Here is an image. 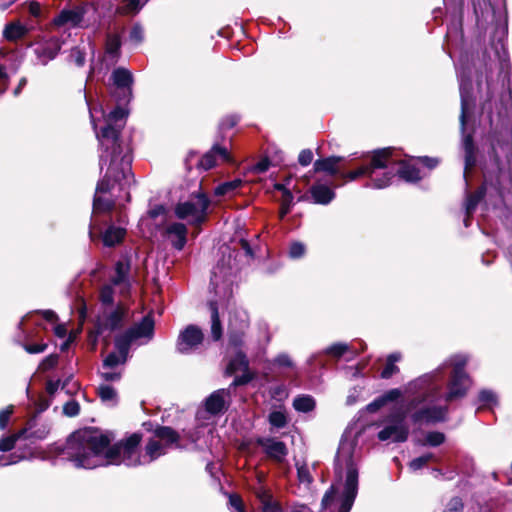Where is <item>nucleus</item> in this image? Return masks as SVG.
Listing matches in <instances>:
<instances>
[{"label": "nucleus", "mask_w": 512, "mask_h": 512, "mask_svg": "<svg viewBox=\"0 0 512 512\" xmlns=\"http://www.w3.org/2000/svg\"><path fill=\"white\" fill-rule=\"evenodd\" d=\"M61 389V380H49L46 384V391L49 395H54Z\"/></svg>", "instance_id": "obj_60"}, {"label": "nucleus", "mask_w": 512, "mask_h": 512, "mask_svg": "<svg viewBox=\"0 0 512 512\" xmlns=\"http://www.w3.org/2000/svg\"><path fill=\"white\" fill-rule=\"evenodd\" d=\"M473 10L476 17L477 25L482 26L487 21L488 14L492 10L489 0H473Z\"/></svg>", "instance_id": "obj_31"}, {"label": "nucleus", "mask_w": 512, "mask_h": 512, "mask_svg": "<svg viewBox=\"0 0 512 512\" xmlns=\"http://www.w3.org/2000/svg\"><path fill=\"white\" fill-rule=\"evenodd\" d=\"M306 252V246L300 241H294L289 247V257L292 259H299L304 256Z\"/></svg>", "instance_id": "obj_44"}, {"label": "nucleus", "mask_w": 512, "mask_h": 512, "mask_svg": "<svg viewBox=\"0 0 512 512\" xmlns=\"http://www.w3.org/2000/svg\"><path fill=\"white\" fill-rule=\"evenodd\" d=\"M402 394L403 393L400 389L394 388V389H390V390L386 391L381 396H382L385 404H387L389 402L396 401L397 399H399L402 396Z\"/></svg>", "instance_id": "obj_53"}, {"label": "nucleus", "mask_w": 512, "mask_h": 512, "mask_svg": "<svg viewBox=\"0 0 512 512\" xmlns=\"http://www.w3.org/2000/svg\"><path fill=\"white\" fill-rule=\"evenodd\" d=\"M297 475L301 483L309 484L312 482V477L309 472L307 465H297Z\"/></svg>", "instance_id": "obj_51"}, {"label": "nucleus", "mask_w": 512, "mask_h": 512, "mask_svg": "<svg viewBox=\"0 0 512 512\" xmlns=\"http://www.w3.org/2000/svg\"><path fill=\"white\" fill-rule=\"evenodd\" d=\"M433 458V454L432 453H427L425 455H422L420 457H417L415 459H413L410 463H409V467L411 470L413 471H417V470H420L421 468H423L431 459Z\"/></svg>", "instance_id": "obj_46"}, {"label": "nucleus", "mask_w": 512, "mask_h": 512, "mask_svg": "<svg viewBox=\"0 0 512 512\" xmlns=\"http://www.w3.org/2000/svg\"><path fill=\"white\" fill-rule=\"evenodd\" d=\"M313 203L327 205L335 198V192L326 184L317 182L310 188Z\"/></svg>", "instance_id": "obj_26"}, {"label": "nucleus", "mask_w": 512, "mask_h": 512, "mask_svg": "<svg viewBox=\"0 0 512 512\" xmlns=\"http://www.w3.org/2000/svg\"><path fill=\"white\" fill-rule=\"evenodd\" d=\"M217 159L228 162L230 161V155L226 147L215 143L199 160L198 166L204 170H209L216 165Z\"/></svg>", "instance_id": "obj_20"}, {"label": "nucleus", "mask_w": 512, "mask_h": 512, "mask_svg": "<svg viewBox=\"0 0 512 512\" xmlns=\"http://www.w3.org/2000/svg\"><path fill=\"white\" fill-rule=\"evenodd\" d=\"M246 329L228 328V344L235 351L240 350L244 344V335Z\"/></svg>", "instance_id": "obj_37"}, {"label": "nucleus", "mask_w": 512, "mask_h": 512, "mask_svg": "<svg viewBox=\"0 0 512 512\" xmlns=\"http://www.w3.org/2000/svg\"><path fill=\"white\" fill-rule=\"evenodd\" d=\"M100 376L106 382H114L121 379L122 373L121 371H116L115 369L104 370L102 368L100 371Z\"/></svg>", "instance_id": "obj_50"}, {"label": "nucleus", "mask_w": 512, "mask_h": 512, "mask_svg": "<svg viewBox=\"0 0 512 512\" xmlns=\"http://www.w3.org/2000/svg\"><path fill=\"white\" fill-rule=\"evenodd\" d=\"M262 512H283V510L275 503L266 502L263 504Z\"/></svg>", "instance_id": "obj_64"}, {"label": "nucleus", "mask_w": 512, "mask_h": 512, "mask_svg": "<svg viewBox=\"0 0 512 512\" xmlns=\"http://www.w3.org/2000/svg\"><path fill=\"white\" fill-rule=\"evenodd\" d=\"M58 363V356L51 354L47 356L41 363V367L43 370H49L55 367Z\"/></svg>", "instance_id": "obj_56"}, {"label": "nucleus", "mask_w": 512, "mask_h": 512, "mask_svg": "<svg viewBox=\"0 0 512 512\" xmlns=\"http://www.w3.org/2000/svg\"><path fill=\"white\" fill-rule=\"evenodd\" d=\"M231 402L230 389H218L211 393L204 401L207 413L216 416L227 411Z\"/></svg>", "instance_id": "obj_14"}, {"label": "nucleus", "mask_w": 512, "mask_h": 512, "mask_svg": "<svg viewBox=\"0 0 512 512\" xmlns=\"http://www.w3.org/2000/svg\"><path fill=\"white\" fill-rule=\"evenodd\" d=\"M85 98H87L85 96ZM88 106L90 103L86 99ZM100 112L104 115L101 106L89 107L90 120L96 133L101 153L99 156L100 170L103 171L106 166V172L96 187L93 200V209L96 212L110 211L114 207V201L105 198L102 194L110 191L115 184H119L121 189L128 187L133 178L131 169L132 156L128 147L123 148L120 141V134L125 126L127 111L122 107H116L105 116V125L97 131V122L95 113Z\"/></svg>", "instance_id": "obj_3"}, {"label": "nucleus", "mask_w": 512, "mask_h": 512, "mask_svg": "<svg viewBox=\"0 0 512 512\" xmlns=\"http://www.w3.org/2000/svg\"><path fill=\"white\" fill-rule=\"evenodd\" d=\"M343 160V157L340 156H331L323 159H318L314 162V171L315 172H325L329 175H337L339 174L338 164Z\"/></svg>", "instance_id": "obj_27"}, {"label": "nucleus", "mask_w": 512, "mask_h": 512, "mask_svg": "<svg viewBox=\"0 0 512 512\" xmlns=\"http://www.w3.org/2000/svg\"><path fill=\"white\" fill-rule=\"evenodd\" d=\"M210 203L209 196L198 185L187 196L180 197L174 206V214L190 225H200L206 221Z\"/></svg>", "instance_id": "obj_8"}, {"label": "nucleus", "mask_w": 512, "mask_h": 512, "mask_svg": "<svg viewBox=\"0 0 512 512\" xmlns=\"http://www.w3.org/2000/svg\"><path fill=\"white\" fill-rule=\"evenodd\" d=\"M126 234L123 227L110 225L103 233L102 240L105 246L112 247L120 243Z\"/></svg>", "instance_id": "obj_29"}, {"label": "nucleus", "mask_w": 512, "mask_h": 512, "mask_svg": "<svg viewBox=\"0 0 512 512\" xmlns=\"http://www.w3.org/2000/svg\"><path fill=\"white\" fill-rule=\"evenodd\" d=\"M179 440V433L171 427L157 426L154 438L148 440L142 453L139 448L141 435L138 433L111 446L108 435L94 428H84L69 436L60 454L76 468L94 469L121 464L135 467L150 464L173 446L180 448Z\"/></svg>", "instance_id": "obj_2"}, {"label": "nucleus", "mask_w": 512, "mask_h": 512, "mask_svg": "<svg viewBox=\"0 0 512 512\" xmlns=\"http://www.w3.org/2000/svg\"><path fill=\"white\" fill-rule=\"evenodd\" d=\"M128 40L134 46H138L144 41V29L141 24L135 23L132 26Z\"/></svg>", "instance_id": "obj_40"}, {"label": "nucleus", "mask_w": 512, "mask_h": 512, "mask_svg": "<svg viewBox=\"0 0 512 512\" xmlns=\"http://www.w3.org/2000/svg\"><path fill=\"white\" fill-rule=\"evenodd\" d=\"M269 424L277 429L284 428L287 423V415L283 410L272 411L268 416Z\"/></svg>", "instance_id": "obj_39"}, {"label": "nucleus", "mask_w": 512, "mask_h": 512, "mask_svg": "<svg viewBox=\"0 0 512 512\" xmlns=\"http://www.w3.org/2000/svg\"><path fill=\"white\" fill-rule=\"evenodd\" d=\"M99 299L103 307H114V291L111 285H105L102 287Z\"/></svg>", "instance_id": "obj_41"}, {"label": "nucleus", "mask_w": 512, "mask_h": 512, "mask_svg": "<svg viewBox=\"0 0 512 512\" xmlns=\"http://www.w3.org/2000/svg\"><path fill=\"white\" fill-rule=\"evenodd\" d=\"M384 405H386V404H385L382 396L380 395L379 397L374 399L371 403H369L366 408H367L368 412L374 413V412L378 411Z\"/></svg>", "instance_id": "obj_58"}, {"label": "nucleus", "mask_w": 512, "mask_h": 512, "mask_svg": "<svg viewBox=\"0 0 512 512\" xmlns=\"http://www.w3.org/2000/svg\"><path fill=\"white\" fill-rule=\"evenodd\" d=\"M115 349L116 351H113L109 353L102 363V368L104 370H110V369H116V367L120 365H124L128 359L130 347L127 346L126 350H121L119 344V338L115 337Z\"/></svg>", "instance_id": "obj_23"}, {"label": "nucleus", "mask_w": 512, "mask_h": 512, "mask_svg": "<svg viewBox=\"0 0 512 512\" xmlns=\"http://www.w3.org/2000/svg\"><path fill=\"white\" fill-rule=\"evenodd\" d=\"M46 348L47 344H31L25 346V350L30 354L42 353Z\"/></svg>", "instance_id": "obj_62"}, {"label": "nucleus", "mask_w": 512, "mask_h": 512, "mask_svg": "<svg viewBox=\"0 0 512 512\" xmlns=\"http://www.w3.org/2000/svg\"><path fill=\"white\" fill-rule=\"evenodd\" d=\"M316 402L311 395H299L293 400V407L296 411L308 413L315 408Z\"/></svg>", "instance_id": "obj_36"}, {"label": "nucleus", "mask_w": 512, "mask_h": 512, "mask_svg": "<svg viewBox=\"0 0 512 512\" xmlns=\"http://www.w3.org/2000/svg\"><path fill=\"white\" fill-rule=\"evenodd\" d=\"M86 14L84 6H75L70 9H63L54 18L53 23L56 26L69 25L71 27H82V22Z\"/></svg>", "instance_id": "obj_16"}, {"label": "nucleus", "mask_w": 512, "mask_h": 512, "mask_svg": "<svg viewBox=\"0 0 512 512\" xmlns=\"http://www.w3.org/2000/svg\"><path fill=\"white\" fill-rule=\"evenodd\" d=\"M80 412V405L77 401L71 400L64 404L63 413L68 417H75Z\"/></svg>", "instance_id": "obj_48"}, {"label": "nucleus", "mask_w": 512, "mask_h": 512, "mask_svg": "<svg viewBox=\"0 0 512 512\" xmlns=\"http://www.w3.org/2000/svg\"><path fill=\"white\" fill-rule=\"evenodd\" d=\"M252 380L251 375L246 371L240 376H236L231 384V387L245 385Z\"/></svg>", "instance_id": "obj_57"}, {"label": "nucleus", "mask_w": 512, "mask_h": 512, "mask_svg": "<svg viewBox=\"0 0 512 512\" xmlns=\"http://www.w3.org/2000/svg\"><path fill=\"white\" fill-rule=\"evenodd\" d=\"M445 441V435L442 432L432 431L428 432L425 436L424 445H428L431 447H437L443 444Z\"/></svg>", "instance_id": "obj_43"}, {"label": "nucleus", "mask_w": 512, "mask_h": 512, "mask_svg": "<svg viewBox=\"0 0 512 512\" xmlns=\"http://www.w3.org/2000/svg\"><path fill=\"white\" fill-rule=\"evenodd\" d=\"M409 436V427L407 426L402 414H392L387 419V425L378 432L377 437L380 441L391 440L395 443L407 441Z\"/></svg>", "instance_id": "obj_11"}, {"label": "nucleus", "mask_w": 512, "mask_h": 512, "mask_svg": "<svg viewBox=\"0 0 512 512\" xmlns=\"http://www.w3.org/2000/svg\"><path fill=\"white\" fill-rule=\"evenodd\" d=\"M249 327V317L246 311L236 310L230 314L228 328L247 329Z\"/></svg>", "instance_id": "obj_35"}, {"label": "nucleus", "mask_w": 512, "mask_h": 512, "mask_svg": "<svg viewBox=\"0 0 512 512\" xmlns=\"http://www.w3.org/2000/svg\"><path fill=\"white\" fill-rule=\"evenodd\" d=\"M37 23L30 20L26 23L15 21L7 24L3 31L4 37L9 41H16L25 37L29 32L36 29Z\"/></svg>", "instance_id": "obj_21"}, {"label": "nucleus", "mask_w": 512, "mask_h": 512, "mask_svg": "<svg viewBox=\"0 0 512 512\" xmlns=\"http://www.w3.org/2000/svg\"><path fill=\"white\" fill-rule=\"evenodd\" d=\"M18 439L19 435H11L0 439V467L16 464L25 458V455L16 452L7 454L15 447Z\"/></svg>", "instance_id": "obj_17"}, {"label": "nucleus", "mask_w": 512, "mask_h": 512, "mask_svg": "<svg viewBox=\"0 0 512 512\" xmlns=\"http://www.w3.org/2000/svg\"><path fill=\"white\" fill-rule=\"evenodd\" d=\"M117 1H118V6L116 8V12L121 15H135L143 8V6L147 2V0H117Z\"/></svg>", "instance_id": "obj_30"}, {"label": "nucleus", "mask_w": 512, "mask_h": 512, "mask_svg": "<svg viewBox=\"0 0 512 512\" xmlns=\"http://www.w3.org/2000/svg\"><path fill=\"white\" fill-rule=\"evenodd\" d=\"M127 316V309L118 304L115 307H102L95 323V329L90 332V338L96 343L98 337H110L111 333L120 329Z\"/></svg>", "instance_id": "obj_9"}, {"label": "nucleus", "mask_w": 512, "mask_h": 512, "mask_svg": "<svg viewBox=\"0 0 512 512\" xmlns=\"http://www.w3.org/2000/svg\"><path fill=\"white\" fill-rule=\"evenodd\" d=\"M187 227L180 222H174L167 226L166 235L176 250H182L187 242Z\"/></svg>", "instance_id": "obj_22"}, {"label": "nucleus", "mask_w": 512, "mask_h": 512, "mask_svg": "<svg viewBox=\"0 0 512 512\" xmlns=\"http://www.w3.org/2000/svg\"><path fill=\"white\" fill-rule=\"evenodd\" d=\"M14 407L9 405L0 410V430H5L8 426L11 415L13 414Z\"/></svg>", "instance_id": "obj_49"}, {"label": "nucleus", "mask_w": 512, "mask_h": 512, "mask_svg": "<svg viewBox=\"0 0 512 512\" xmlns=\"http://www.w3.org/2000/svg\"><path fill=\"white\" fill-rule=\"evenodd\" d=\"M249 361L246 357V354L241 350L235 351V356L230 359L226 367V373L228 375H232L237 371H248Z\"/></svg>", "instance_id": "obj_28"}, {"label": "nucleus", "mask_w": 512, "mask_h": 512, "mask_svg": "<svg viewBox=\"0 0 512 512\" xmlns=\"http://www.w3.org/2000/svg\"><path fill=\"white\" fill-rule=\"evenodd\" d=\"M348 345L345 343H335L325 349V353L330 354L334 357L342 356L347 350Z\"/></svg>", "instance_id": "obj_47"}, {"label": "nucleus", "mask_w": 512, "mask_h": 512, "mask_svg": "<svg viewBox=\"0 0 512 512\" xmlns=\"http://www.w3.org/2000/svg\"><path fill=\"white\" fill-rule=\"evenodd\" d=\"M463 502L459 497L452 498L443 512H462Z\"/></svg>", "instance_id": "obj_52"}, {"label": "nucleus", "mask_w": 512, "mask_h": 512, "mask_svg": "<svg viewBox=\"0 0 512 512\" xmlns=\"http://www.w3.org/2000/svg\"><path fill=\"white\" fill-rule=\"evenodd\" d=\"M204 334L202 330L196 325H188L183 331L180 332L176 349L180 354H190L200 344H202Z\"/></svg>", "instance_id": "obj_12"}, {"label": "nucleus", "mask_w": 512, "mask_h": 512, "mask_svg": "<svg viewBox=\"0 0 512 512\" xmlns=\"http://www.w3.org/2000/svg\"><path fill=\"white\" fill-rule=\"evenodd\" d=\"M69 60L78 67L84 66L86 62L85 50L80 46L72 48L70 51Z\"/></svg>", "instance_id": "obj_42"}, {"label": "nucleus", "mask_w": 512, "mask_h": 512, "mask_svg": "<svg viewBox=\"0 0 512 512\" xmlns=\"http://www.w3.org/2000/svg\"><path fill=\"white\" fill-rule=\"evenodd\" d=\"M272 364L277 367L293 368L294 362L287 353L278 354L273 360Z\"/></svg>", "instance_id": "obj_45"}, {"label": "nucleus", "mask_w": 512, "mask_h": 512, "mask_svg": "<svg viewBox=\"0 0 512 512\" xmlns=\"http://www.w3.org/2000/svg\"><path fill=\"white\" fill-rule=\"evenodd\" d=\"M257 443L263 448L266 455L276 462H283L288 454L285 443L274 438H259Z\"/></svg>", "instance_id": "obj_18"}, {"label": "nucleus", "mask_w": 512, "mask_h": 512, "mask_svg": "<svg viewBox=\"0 0 512 512\" xmlns=\"http://www.w3.org/2000/svg\"><path fill=\"white\" fill-rule=\"evenodd\" d=\"M50 425L48 423H37L36 420L29 422L28 427L17 433L19 438L24 436L25 438L33 440H44L50 433Z\"/></svg>", "instance_id": "obj_25"}, {"label": "nucleus", "mask_w": 512, "mask_h": 512, "mask_svg": "<svg viewBox=\"0 0 512 512\" xmlns=\"http://www.w3.org/2000/svg\"><path fill=\"white\" fill-rule=\"evenodd\" d=\"M396 372H398V367L393 362L387 360L386 366L381 372V377L388 379Z\"/></svg>", "instance_id": "obj_55"}, {"label": "nucleus", "mask_w": 512, "mask_h": 512, "mask_svg": "<svg viewBox=\"0 0 512 512\" xmlns=\"http://www.w3.org/2000/svg\"><path fill=\"white\" fill-rule=\"evenodd\" d=\"M242 185V180L234 179L232 181L223 182L214 189L215 196H232Z\"/></svg>", "instance_id": "obj_34"}, {"label": "nucleus", "mask_w": 512, "mask_h": 512, "mask_svg": "<svg viewBox=\"0 0 512 512\" xmlns=\"http://www.w3.org/2000/svg\"><path fill=\"white\" fill-rule=\"evenodd\" d=\"M478 400L483 408H492L498 403L497 395L488 389H483L479 392Z\"/></svg>", "instance_id": "obj_38"}, {"label": "nucleus", "mask_w": 512, "mask_h": 512, "mask_svg": "<svg viewBox=\"0 0 512 512\" xmlns=\"http://www.w3.org/2000/svg\"><path fill=\"white\" fill-rule=\"evenodd\" d=\"M313 161V152L310 149H303L298 156V162L301 166H308Z\"/></svg>", "instance_id": "obj_54"}, {"label": "nucleus", "mask_w": 512, "mask_h": 512, "mask_svg": "<svg viewBox=\"0 0 512 512\" xmlns=\"http://www.w3.org/2000/svg\"><path fill=\"white\" fill-rule=\"evenodd\" d=\"M392 152L393 149L390 147L377 150L374 152L370 164L363 165L354 171L340 173L339 175L349 181H354L361 176H368L371 183H367L365 185L366 187L375 189L386 188L395 177L393 169L383 172L380 178L375 176V171L377 169L392 168V166L396 164V161L392 157Z\"/></svg>", "instance_id": "obj_6"}, {"label": "nucleus", "mask_w": 512, "mask_h": 512, "mask_svg": "<svg viewBox=\"0 0 512 512\" xmlns=\"http://www.w3.org/2000/svg\"><path fill=\"white\" fill-rule=\"evenodd\" d=\"M229 503L231 507H233L236 510V512H244L242 500L240 499V497L236 495H230Z\"/></svg>", "instance_id": "obj_61"}, {"label": "nucleus", "mask_w": 512, "mask_h": 512, "mask_svg": "<svg viewBox=\"0 0 512 512\" xmlns=\"http://www.w3.org/2000/svg\"><path fill=\"white\" fill-rule=\"evenodd\" d=\"M399 177L407 182H417L421 179L420 171L417 167L406 162H400L397 170Z\"/></svg>", "instance_id": "obj_32"}, {"label": "nucleus", "mask_w": 512, "mask_h": 512, "mask_svg": "<svg viewBox=\"0 0 512 512\" xmlns=\"http://www.w3.org/2000/svg\"><path fill=\"white\" fill-rule=\"evenodd\" d=\"M122 39L119 33H107L104 46L103 61L106 68L114 66L121 56Z\"/></svg>", "instance_id": "obj_15"}, {"label": "nucleus", "mask_w": 512, "mask_h": 512, "mask_svg": "<svg viewBox=\"0 0 512 512\" xmlns=\"http://www.w3.org/2000/svg\"><path fill=\"white\" fill-rule=\"evenodd\" d=\"M63 42L56 36L43 39L35 44L33 49L38 63L47 65L56 58L61 50Z\"/></svg>", "instance_id": "obj_13"}, {"label": "nucleus", "mask_w": 512, "mask_h": 512, "mask_svg": "<svg viewBox=\"0 0 512 512\" xmlns=\"http://www.w3.org/2000/svg\"><path fill=\"white\" fill-rule=\"evenodd\" d=\"M166 212V209L163 205H155L151 209L148 210V216L151 219H156L159 216H163Z\"/></svg>", "instance_id": "obj_59"}, {"label": "nucleus", "mask_w": 512, "mask_h": 512, "mask_svg": "<svg viewBox=\"0 0 512 512\" xmlns=\"http://www.w3.org/2000/svg\"><path fill=\"white\" fill-rule=\"evenodd\" d=\"M293 194L291 193V191H284V194L282 195L281 199H280V204L281 206H288V207H292L293 206Z\"/></svg>", "instance_id": "obj_63"}, {"label": "nucleus", "mask_w": 512, "mask_h": 512, "mask_svg": "<svg viewBox=\"0 0 512 512\" xmlns=\"http://www.w3.org/2000/svg\"><path fill=\"white\" fill-rule=\"evenodd\" d=\"M468 357L464 354H456L447 358L437 369L446 383L447 370L450 378L447 382V391L442 392V398L446 403L463 398L471 386V379L465 371Z\"/></svg>", "instance_id": "obj_7"}, {"label": "nucleus", "mask_w": 512, "mask_h": 512, "mask_svg": "<svg viewBox=\"0 0 512 512\" xmlns=\"http://www.w3.org/2000/svg\"><path fill=\"white\" fill-rule=\"evenodd\" d=\"M97 393L101 401L110 407H113L118 402V394L116 390L107 384H102L98 387Z\"/></svg>", "instance_id": "obj_33"}, {"label": "nucleus", "mask_w": 512, "mask_h": 512, "mask_svg": "<svg viewBox=\"0 0 512 512\" xmlns=\"http://www.w3.org/2000/svg\"><path fill=\"white\" fill-rule=\"evenodd\" d=\"M154 336V320L151 316H144L140 322L136 323L123 333L117 335L119 338V346L121 350L140 339H145L143 343L149 342Z\"/></svg>", "instance_id": "obj_10"}, {"label": "nucleus", "mask_w": 512, "mask_h": 512, "mask_svg": "<svg viewBox=\"0 0 512 512\" xmlns=\"http://www.w3.org/2000/svg\"><path fill=\"white\" fill-rule=\"evenodd\" d=\"M234 273L230 266L218 262L212 270L210 287L215 299L209 301L211 312V334L215 341L222 337V325L219 318L218 306L228 303L233 295Z\"/></svg>", "instance_id": "obj_5"}, {"label": "nucleus", "mask_w": 512, "mask_h": 512, "mask_svg": "<svg viewBox=\"0 0 512 512\" xmlns=\"http://www.w3.org/2000/svg\"><path fill=\"white\" fill-rule=\"evenodd\" d=\"M130 264L126 261H118L115 264V275L111 279V283L114 286H119L121 292L125 293L129 291L130 280H129Z\"/></svg>", "instance_id": "obj_24"}, {"label": "nucleus", "mask_w": 512, "mask_h": 512, "mask_svg": "<svg viewBox=\"0 0 512 512\" xmlns=\"http://www.w3.org/2000/svg\"><path fill=\"white\" fill-rule=\"evenodd\" d=\"M500 49L496 47V63L487 53L482 59L470 63L468 53H462L455 63L461 100L460 129L462 133L461 148L464 152V179L467 182V173L476 164V146L470 133H466V123L475 103L471 81L472 68L476 72V86L482 106V112L487 114L490 124L494 123V115L498 120L507 113L511 100L510 74L507 52L504 44L500 42Z\"/></svg>", "instance_id": "obj_1"}, {"label": "nucleus", "mask_w": 512, "mask_h": 512, "mask_svg": "<svg viewBox=\"0 0 512 512\" xmlns=\"http://www.w3.org/2000/svg\"><path fill=\"white\" fill-rule=\"evenodd\" d=\"M444 378L440 371H432L409 382L405 392L411 396L407 409L411 421L416 425H429L447 420L448 406L440 405L443 400Z\"/></svg>", "instance_id": "obj_4"}, {"label": "nucleus", "mask_w": 512, "mask_h": 512, "mask_svg": "<svg viewBox=\"0 0 512 512\" xmlns=\"http://www.w3.org/2000/svg\"><path fill=\"white\" fill-rule=\"evenodd\" d=\"M111 80L116 88L123 92L124 98H126L125 101H130L133 84L132 73L126 68L119 67L113 70Z\"/></svg>", "instance_id": "obj_19"}]
</instances>
